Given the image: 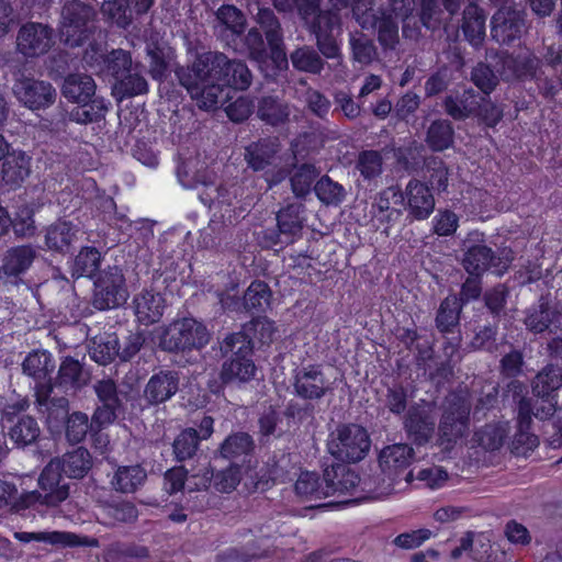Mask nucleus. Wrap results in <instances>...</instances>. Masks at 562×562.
<instances>
[{
    "instance_id": "nucleus-1",
    "label": "nucleus",
    "mask_w": 562,
    "mask_h": 562,
    "mask_svg": "<svg viewBox=\"0 0 562 562\" xmlns=\"http://www.w3.org/2000/svg\"><path fill=\"white\" fill-rule=\"evenodd\" d=\"M175 76L193 99L204 98L206 101L200 108H215L217 94L212 93L214 88H232L247 90L252 82V75L247 64L241 60H231L224 53L204 52L198 54L192 65L178 66Z\"/></svg>"
},
{
    "instance_id": "nucleus-2",
    "label": "nucleus",
    "mask_w": 562,
    "mask_h": 562,
    "mask_svg": "<svg viewBox=\"0 0 562 562\" xmlns=\"http://www.w3.org/2000/svg\"><path fill=\"white\" fill-rule=\"evenodd\" d=\"M297 16L306 31L314 35L322 55L333 59L339 56L340 48L335 31L340 29V15L334 9L323 10L322 0H292Z\"/></svg>"
},
{
    "instance_id": "nucleus-3",
    "label": "nucleus",
    "mask_w": 562,
    "mask_h": 562,
    "mask_svg": "<svg viewBox=\"0 0 562 562\" xmlns=\"http://www.w3.org/2000/svg\"><path fill=\"white\" fill-rule=\"evenodd\" d=\"M97 85L93 78L83 74H69L63 83L61 93L77 105L70 111L71 121L79 124L100 122L108 110L105 101L95 95Z\"/></svg>"
},
{
    "instance_id": "nucleus-4",
    "label": "nucleus",
    "mask_w": 562,
    "mask_h": 562,
    "mask_svg": "<svg viewBox=\"0 0 562 562\" xmlns=\"http://www.w3.org/2000/svg\"><path fill=\"white\" fill-rule=\"evenodd\" d=\"M358 475L346 464L326 467L323 476L304 471L294 484L295 493L307 499H321L336 493H345L357 485Z\"/></svg>"
},
{
    "instance_id": "nucleus-5",
    "label": "nucleus",
    "mask_w": 562,
    "mask_h": 562,
    "mask_svg": "<svg viewBox=\"0 0 562 562\" xmlns=\"http://www.w3.org/2000/svg\"><path fill=\"white\" fill-rule=\"evenodd\" d=\"M470 401L461 394H451L438 423L436 445L447 451L453 449L470 430Z\"/></svg>"
},
{
    "instance_id": "nucleus-6",
    "label": "nucleus",
    "mask_w": 562,
    "mask_h": 562,
    "mask_svg": "<svg viewBox=\"0 0 562 562\" xmlns=\"http://www.w3.org/2000/svg\"><path fill=\"white\" fill-rule=\"evenodd\" d=\"M222 348L225 353H232L222 364L220 376L223 383L248 382L255 378V344L249 342L244 334H229L225 337Z\"/></svg>"
},
{
    "instance_id": "nucleus-7",
    "label": "nucleus",
    "mask_w": 562,
    "mask_h": 562,
    "mask_svg": "<svg viewBox=\"0 0 562 562\" xmlns=\"http://www.w3.org/2000/svg\"><path fill=\"white\" fill-rule=\"evenodd\" d=\"M501 259L496 258L493 248H467L462 261L469 277L462 283L458 299L462 306L477 300L482 294V276L491 268L502 272L507 269V263L501 266Z\"/></svg>"
},
{
    "instance_id": "nucleus-8",
    "label": "nucleus",
    "mask_w": 562,
    "mask_h": 562,
    "mask_svg": "<svg viewBox=\"0 0 562 562\" xmlns=\"http://www.w3.org/2000/svg\"><path fill=\"white\" fill-rule=\"evenodd\" d=\"M95 10L80 0L66 2L61 10L60 37L65 45L82 46L94 31Z\"/></svg>"
},
{
    "instance_id": "nucleus-9",
    "label": "nucleus",
    "mask_w": 562,
    "mask_h": 562,
    "mask_svg": "<svg viewBox=\"0 0 562 562\" xmlns=\"http://www.w3.org/2000/svg\"><path fill=\"white\" fill-rule=\"evenodd\" d=\"M210 334L202 323L191 317L171 323L159 339V347L168 352H186L204 348Z\"/></svg>"
},
{
    "instance_id": "nucleus-10",
    "label": "nucleus",
    "mask_w": 562,
    "mask_h": 562,
    "mask_svg": "<svg viewBox=\"0 0 562 562\" xmlns=\"http://www.w3.org/2000/svg\"><path fill=\"white\" fill-rule=\"evenodd\" d=\"M82 59L97 76L113 80V82L122 78L133 67L130 52L116 48L106 53L105 46L95 41L89 43Z\"/></svg>"
},
{
    "instance_id": "nucleus-11",
    "label": "nucleus",
    "mask_w": 562,
    "mask_h": 562,
    "mask_svg": "<svg viewBox=\"0 0 562 562\" xmlns=\"http://www.w3.org/2000/svg\"><path fill=\"white\" fill-rule=\"evenodd\" d=\"M336 438L328 449L340 464L357 463L364 459L371 447V439L364 427L357 424H344L337 427Z\"/></svg>"
},
{
    "instance_id": "nucleus-12",
    "label": "nucleus",
    "mask_w": 562,
    "mask_h": 562,
    "mask_svg": "<svg viewBox=\"0 0 562 562\" xmlns=\"http://www.w3.org/2000/svg\"><path fill=\"white\" fill-rule=\"evenodd\" d=\"M497 71L506 82H527L537 79L541 59L529 48L502 53L496 64Z\"/></svg>"
},
{
    "instance_id": "nucleus-13",
    "label": "nucleus",
    "mask_w": 562,
    "mask_h": 562,
    "mask_svg": "<svg viewBox=\"0 0 562 562\" xmlns=\"http://www.w3.org/2000/svg\"><path fill=\"white\" fill-rule=\"evenodd\" d=\"M436 409L428 403L412 404L403 416V429L406 438L417 447H424L431 441L436 434Z\"/></svg>"
},
{
    "instance_id": "nucleus-14",
    "label": "nucleus",
    "mask_w": 562,
    "mask_h": 562,
    "mask_svg": "<svg viewBox=\"0 0 562 562\" xmlns=\"http://www.w3.org/2000/svg\"><path fill=\"white\" fill-rule=\"evenodd\" d=\"M128 293L122 270L114 266L102 271L94 281L93 305L100 311L124 304Z\"/></svg>"
},
{
    "instance_id": "nucleus-15",
    "label": "nucleus",
    "mask_w": 562,
    "mask_h": 562,
    "mask_svg": "<svg viewBox=\"0 0 562 562\" xmlns=\"http://www.w3.org/2000/svg\"><path fill=\"white\" fill-rule=\"evenodd\" d=\"M55 45L54 29L41 22H26L18 31L16 50L26 58L47 54Z\"/></svg>"
},
{
    "instance_id": "nucleus-16",
    "label": "nucleus",
    "mask_w": 562,
    "mask_h": 562,
    "mask_svg": "<svg viewBox=\"0 0 562 562\" xmlns=\"http://www.w3.org/2000/svg\"><path fill=\"white\" fill-rule=\"evenodd\" d=\"M195 427H188L179 432L172 443V451L176 461L183 462L192 459L200 449L202 440H207L214 432V418L203 415Z\"/></svg>"
},
{
    "instance_id": "nucleus-17",
    "label": "nucleus",
    "mask_w": 562,
    "mask_h": 562,
    "mask_svg": "<svg viewBox=\"0 0 562 562\" xmlns=\"http://www.w3.org/2000/svg\"><path fill=\"white\" fill-rule=\"evenodd\" d=\"M305 209L302 204H288L277 214L278 233L265 234V239L273 244H285L290 246L299 240L305 222Z\"/></svg>"
},
{
    "instance_id": "nucleus-18",
    "label": "nucleus",
    "mask_w": 562,
    "mask_h": 562,
    "mask_svg": "<svg viewBox=\"0 0 562 562\" xmlns=\"http://www.w3.org/2000/svg\"><path fill=\"white\" fill-rule=\"evenodd\" d=\"M403 211L413 220L423 221L430 216L435 210V198L427 183L411 179L403 190Z\"/></svg>"
},
{
    "instance_id": "nucleus-19",
    "label": "nucleus",
    "mask_w": 562,
    "mask_h": 562,
    "mask_svg": "<svg viewBox=\"0 0 562 562\" xmlns=\"http://www.w3.org/2000/svg\"><path fill=\"white\" fill-rule=\"evenodd\" d=\"M65 476L56 459H52L42 470L38 486L46 506L55 507L69 496V485L65 482Z\"/></svg>"
},
{
    "instance_id": "nucleus-20",
    "label": "nucleus",
    "mask_w": 562,
    "mask_h": 562,
    "mask_svg": "<svg viewBox=\"0 0 562 562\" xmlns=\"http://www.w3.org/2000/svg\"><path fill=\"white\" fill-rule=\"evenodd\" d=\"M257 21L265 33L271 60L278 67L282 64L286 65L288 60L283 44V32L281 23L273 10L270 8H260L257 14Z\"/></svg>"
},
{
    "instance_id": "nucleus-21",
    "label": "nucleus",
    "mask_w": 562,
    "mask_h": 562,
    "mask_svg": "<svg viewBox=\"0 0 562 562\" xmlns=\"http://www.w3.org/2000/svg\"><path fill=\"white\" fill-rule=\"evenodd\" d=\"M295 394L303 400H321L329 390L319 364H307L299 369L293 382Z\"/></svg>"
},
{
    "instance_id": "nucleus-22",
    "label": "nucleus",
    "mask_w": 562,
    "mask_h": 562,
    "mask_svg": "<svg viewBox=\"0 0 562 562\" xmlns=\"http://www.w3.org/2000/svg\"><path fill=\"white\" fill-rule=\"evenodd\" d=\"M19 100L31 110L46 109L55 102L56 91L49 82L25 78L15 86Z\"/></svg>"
},
{
    "instance_id": "nucleus-23",
    "label": "nucleus",
    "mask_w": 562,
    "mask_h": 562,
    "mask_svg": "<svg viewBox=\"0 0 562 562\" xmlns=\"http://www.w3.org/2000/svg\"><path fill=\"white\" fill-rule=\"evenodd\" d=\"M525 20L518 11L498 10L491 21V35L502 45H510L521 37Z\"/></svg>"
},
{
    "instance_id": "nucleus-24",
    "label": "nucleus",
    "mask_w": 562,
    "mask_h": 562,
    "mask_svg": "<svg viewBox=\"0 0 562 562\" xmlns=\"http://www.w3.org/2000/svg\"><path fill=\"white\" fill-rule=\"evenodd\" d=\"M525 325L528 330L541 334L562 331V314L552 308L548 299L541 296L537 304H533L526 314Z\"/></svg>"
},
{
    "instance_id": "nucleus-25",
    "label": "nucleus",
    "mask_w": 562,
    "mask_h": 562,
    "mask_svg": "<svg viewBox=\"0 0 562 562\" xmlns=\"http://www.w3.org/2000/svg\"><path fill=\"white\" fill-rule=\"evenodd\" d=\"M241 470L243 464L236 462H229L226 468L218 471H215L214 468L209 464L203 470L201 483H196V486L198 488L204 490L213 486L221 493H231L241 481Z\"/></svg>"
},
{
    "instance_id": "nucleus-26",
    "label": "nucleus",
    "mask_w": 562,
    "mask_h": 562,
    "mask_svg": "<svg viewBox=\"0 0 562 562\" xmlns=\"http://www.w3.org/2000/svg\"><path fill=\"white\" fill-rule=\"evenodd\" d=\"M179 373L175 370H160L154 373L144 389V397L150 405L170 400L179 389Z\"/></svg>"
},
{
    "instance_id": "nucleus-27",
    "label": "nucleus",
    "mask_w": 562,
    "mask_h": 562,
    "mask_svg": "<svg viewBox=\"0 0 562 562\" xmlns=\"http://www.w3.org/2000/svg\"><path fill=\"white\" fill-rule=\"evenodd\" d=\"M279 151L280 143L277 137H261L246 146L245 160L252 171H266L274 164Z\"/></svg>"
},
{
    "instance_id": "nucleus-28",
    "label": "nucleus",
    "mask_w": 562,
    "mask_h": 562,
    "mask_svg": "<svg viewBox=\"0 0 562 562\" xmlns=\"http://www.w3.org/2000/svg\"><path fill=\"white\" fill-rule=\"evenodd\" d=\"M254 450L255 441L248 432L233 431L225 437L214 451V459L221 458L241 464L251 457Z\"/></svg>"
},
{
    "instance_id": "nucleus-29",
    "label": "nucleus",
    "mask_w": 562,
    "mask_h": 562,
    "mask_svg": "<svg viewBox=\"0 0 562 562\" xmlns=\"http://www.w3.org/2000/svg\"><path fill=\"white\" fill-rule=\"evenodd\" d=\"M415 458V451L408 443H395L383 448L379 454V464L389 476H398Z\"/></svg>"
},
{
    "instance_id": "nucleus-30",
    "label": "nucleus",
    "mask_w": 562,
    "mask_h": 562,
    "mask_svg": "<svg viewBox=\"0 0 562 562\" xmlns=\"http://www.w3.org/2000/svg\"><path fill=\"white\" fill-rule=\"evenodd\" d=\"M403 190L400 186L386 187L375 195L371 213L380 221L391 222L403 213Z\"/></svg>"
},
{
    "instance_id": "nucleus-31",
    "label": "nucleus",
    "mask_w": 562,
    "mask_h": 562,
    "mask_svg": "<svg viewBox=\"0 0 562 562\" xmlns=\"http://www.w3.org/2000/svg\"><path fill=\"white\" fill-rule=\"evenodd\" d=\"M31 173V157L24 151H12L2 164L1 176L10 189L20 188Z\"/></svg>"
},
{
    "instance_id": "nucleus-32",
    "label": "nucleus",
    "mask_w": 562,
    "mask_h": 562,
    "mask_svg": "<svg viewBox=\"0 0 562 562\" xmlns=\"http://www.w3.org/2000/svg\"><path fill=\"white\" fill-rule=\"evenodd\" d=\"M398 18L389 10L379 9L368 22V27L376 31L378 42L384 50L394 49L398 44Z\"/></svg>"
},
{
    "instance_id": "nucleus-33",
    "label": "nucleus",
    "mask_w": 562,
    "mask_h": 562,
    "mask_svg": "<svg viewBox=\"0 0 562 562\" xmlns=\"http://www.w3.org/2000/svg\"><path fill=\"white\" fill-rule=\"evenodd\" d=\"M486 15L484 10L470 2L463 10L461 31L464 38L474 47L482 44L485 37Z\"/></svg>"
},
{
    "instance_id": "nucleus-34",
    "label": "nucleus",
    "mask_w": 562,
    "mask_h": 562,
    "mask_svg": "<svg viewBox=\"0 0 562 562\" xmlns=\"http://www.w3.org/2000/svg\"><path fill=\"white\" fill-rule=\"evenodd\" d=\"M509 431V422L487 423L475 430L473 441L486 451H496L503 447L508 438Z\"/></svg>"
},
{
    "instance_id": "nucleus-35",
    "label": "nucleus",
    "mask_w": 562,
    "mask_h": 562,
    "mask_svg": "<svg viewBox=\"0 0 562 562\" xmlns=\"http://www.w3.org/2000/svg\"><path fill=\"white\" fill-rule=\"evenodd\" d=\"M134 310L140 324L157 323L164 315V299L159 294L146 291L134 297Z\"/></svg>"
},
{
    "instance_id": "nucleus-36",
    "label": "nucleus",
    "mask_w": 562,
    "mask_h": 562,
    "mask_svg": "<svg viewBox=\"0 0 562 562\" xmlns=\"http://www.w3.org/2000/svg\"><path fill=\"white\" fill-rule=\"evenodd\" d=\"M272 292L261 280H254L243 296V306L247 313L265 314L271 307Z\"/></svg>"
},
{
    "instance_id": "nucleus-37",
    "label": "nucleus",
    "mask_w": 562,
    "mask_h": 562,
    "mask_svg": "<svg viewBox=\"0 0 562 562\" xmlns=\"http://www.w3.org/2000/svg\"><path fill=\"white\" fill-rule=\"evenodd\" d=\"M462 303L456 295L445 297L437 311L436 327L442 334H454L459 331L460 314Z\"/></svg>"
},
{
    "instance_id": "nucleus-38",
    "label": "nucleus",
    "mask_w": 562,
    "mask_h": 562,
    "mask_svg": "<svg viewBox=\"0 0 562 562\" xmlns=\"http://www.w3.org/2000/svg\"><path fill=\"white\" fill-rule=\"evenodd\" d=\"M562 387V368L553 364L546 366L532 381V393L536 397H554Z\"/></svg>"
},
{
    "instance_id": "nucleus-39",
    "label": "nucleus",
    "mask_w": 562,
    "mask_h": 562,
    "mask_svg": "<svg viewBox=\"0 0 562 562\" xmlns=\"http://www.w3.org/2000/svg\"><path fill=\"white\" fill-rule=\"evenodd\" d=\"M55 369V360L47 350H34L22 362V371L34 381L52 378Z\"/></svg>"
},
{
    "instance_id": "nucleus-40",
    "label": "nucleus",
    "mask_w": 562,
    "mask_h": 562,
    "mask_svg": "<svg viewBox=\"0 0 562 562\" xmlns=\"http://www.w3.org/2000/svg\"><path fill=\"white\" fill-rule=\"evenodd\" d=\"M278 333L276 322L267 316L252 317L251 321L243 326V330L237 334H244L249 342L257 340L260 347L270 346Z\"/></svg>"
},
{
    "instance_id": "nucleus-41",
    "label": "nucleus",
    "mask_w": 562,
    "mask_h": 562,
    "mask_svg": "<svg viewBox=\"0 0 562 562\" xmlns=\"http://www.w3.org/2000/svg\"><path fill=\"white\" fill-rule=\"evenodd\" d=\"M103 524L113 526L117 522H132L137 519L138 510L134 503L121 498H112L100 505Z\"/></svg>"
},
{
    "instance_id": "nucleus-42",
    "label": "nucleus",
    "mask_w": 562,
    "mask_h": 562,
    "mask_svg": "<svg viewBox=\"0 0 562 562\" xmlns=\"http://www.w3.org/2000/svg\"><path fill=\"white\" fill-rule=\"evenodd\" d=\"M66 477L82 479L92 467L90 452L82 447L68 451L61 458H55Z\"/></svg>"
},
{
    "instance_id": "nucleus-43",
    "label": "nucleus",
    "mask_w": 562,
    "mask_h": 562,
    "mask_svg": "<svg viewBox=\"0 0 562 562\" xmlns=\"http://www.w3.org/2000/svg\"><path fill=\"white\" fill-rule=\"evenodd\" d=\"M426 144L431 151L441 153L453 145L454 128L450 121L438 119L426 131Z\"/></svg>"
},
{
    "instance_id": "nucleus-44",
    "label": "nucleus",
    "mask_w": 562,
    "mask_h": 562,
    "mask_svg": "<svg viewBox=\"0 0 562 562\" xmlns=\"http://www.w3.org/2000/svg\"><path fill=\"white\" fill-rule=\"evenodd\" d=\"M8 435L16 447L24 448L36 442L41 435L37 420L30 416H19L16 420L11 422Z\"/></svg>"
},
{
    "instance_id": "nucleus-45",
    "label": "nucleus",
    "mask_w": 562,
    "mask_h": 562,
    "mask_svg": "<svg viewBox=\"0 0 562 562\" xmlns=\"http://www.w3.org/2000/svg\"><path fill=\"white\" fill-rule=\"evenodd\" d=\"M257 115L266 124L279 126L288 122L290 110L277 97L265 95L258 101Z\"/></svg>"
},
{
    "instance_id": "nucleus-46",
    "label": "nucleus",
    "mask_w": 562,
    "mask_h": 562,
    "mask_svg": "<svg viewBox=\"0 0 562 562\" xmlns=\"http://www.w3.org/2000/svg\"><path fill=\"white\" fill-rule=\"evenodd\" d=\"M319 170L314 164L304 162L297 166L291 178V189L296 198H306L314 188Z\"/></svg>"
},
{
    "instance_id": "nucleus-47",
    "label": "nucleus",
    "mask_w": 562,
    "mask_h": 562,
    "mask_svg": "<svg viewBox=\"0 0 562 562\" xmlns=\"http://www.w3.org/2000/svg\"><path fill=\"white\" fill-rule=\"evenodd\" d=\"M277 481V467L265 463L249 471L246 475L244 487L249 494L265 493L271 490Z\"/></svg>"
},
{
    "instance_id": "nucleus-48",
    "label": "nucleus",
    "mask_w": 562,
    "mask_h": 562,
    "mask_svg": "<svg viewBox=\"0 0 562 562\" xmlns=\"http://www.w3.org/2000/svg\"><path fill=\"white\" fill-rule=\"evenodd\" d=\"M34 248H9L1 267L4 276L19 277L24 273L35 258Z\"/></svg>"
},
{
    "instance_id": "nucleus-49",
    "label": "nucleus",
    "mask_w": 562,
    "mask_h": 562,
    "mask_svg": "<svg viewBox=\"0 0 562 562\" xmlns=\"http://www.w3.org/2000/svg\"><path fill=\"white\" fill-rule=\"evenodd\" d=\"M102 252L99 248H80L71 268L74 278H92L100 269Z\"/></svg>"
},
{
    "instance_id": "nucleus-50",
    "label": "nucleus",
    "mask_w": 562,
    "mask_h": 562,
    "mask_svg": "<svg viewBox=\"0 0 562 562\" xmlns=\"http://www.w3.org/2000/svg\"><path fill=\"white\" fill-rule=\"evenodd\" d=\"M147 474L140 465L120 467L112 480V485L122 493H133L146 480Z\"/></svg>"
},
{
    "instance_id": "nucleus-51",
    "label": "nucleus",
    "mask_w": 562,
    "mask_h": 562,
    "mask_svg": "<svg viewBox=\"0 0 562 562\" xmlns=\"http://www.w3.org/2000/svg\"><path fill=\"white\" fill-rule=\"evenodd\" d=\"M313 191L317 199L326 205H339L346 198L345 188L329 176L321 177L314 184Z\"/></svg>"
},
{
    "instance_id": "nucleus-52",
    "label": "nucleus",
    "mask_w": 562,
    "mask_h": 562,
    "mask_svg": "<svg viewBox=\"0 0 562 562\" xmlns=\"http://www.w3.org/2000/svg\"><path fill=\"white\" fill-rule=\"evenodd\" d=\"M383 158L380 151L366 149L359 153L356 161V170L363 180L371 182L378 179L383 171Z\"/></svg>"
},
{
    "instance_id": "nucleus-53",
    "label": "nucleus",
    "mask_w": 562,
    "mask_h": 562,
    "mask_svg": "<svg viewBox=\"0 0 562 562\" xmlns=\"http://www.w3.org/2000/svg\"><path fill=\"white\" fill-rule=\"evenodd\" d=\"M0 488L2 490L3 493L8 494V497H3L5 504L12 505V508L16 513L29 509L31 507H35L37 505H45V503L43 502L44 496L38 491L27 492L20 495L19 497H15V495L18 494V490L14 486V484L3 482L0 485Z\"/></svg>"
},
{
    "instance_id": "nucleus-54",
    "label": "nucleus",
    "mask_w": 562,
    "mask_h": 562,
    "mask_svg": "<svg viewBox=\"0 0 562 562\" xmlns=\"http://www.w3.org/2000/svg\"><path fill=\"white\" fill-rule=\"evenodd\" d=\"M69 402L66 397H54L42 411H37L49 429H58L68 418Z\"/></svg>"
},
{
    "instance_id": "nucleus-55",
    "label": "nucleus",
    "mask_w": 562,
    "mask_h": 562,
    "mask_svg": "<svg viewBox=\"0 0 562 562\" xmlns=\"http://www.w3.org/2000/svg\"><path fill=\"white\" fill-rule=\"evenodd\" d=\"M77 232L71 222L58 220L46 228L45 246H70Z\"/></svg>"
},
{
    "instance_id": "nucleus-56",
    "label": "nucleus",
    "mask_w": 562,
    "mask_h": 562,
    "mask_svg": "<svg viewBox=\"0 0 562 562\" xmlns=\"http://www.w3.org/2000/svg\"><path fill=\"white\" fill-rule=\"evenodd\" d=\"M113 87L121 94V98H132L148 91L146 79L142 75L133 72V67L122 78L113 82Z\"/></svg>"
},
{
    "instance_id": "nucleus-57",
    "label": "nucleus",
    "mask_w": 562,
    "mask_h": 562,
    "mask_svg": "<svg viewBox=\"0 0 562 562\" xmlns=\"http://www.w3.org/2000/svg\"><path fill=\"white\" fill-rule=\"evenodd\" d=\"M291 61L295 69L315 75L319 74L324 68V60L319 54L310 47L299 48L293 52Z\"/></svg>"
},
{
    "instance_id": "nucleus-58",
    "label": "nucleus",
    "mask_w": 562,
    "mask_h": 562,
    "mask_svg": "<svg viewBox=\"0 0 562 562\" xmlns=\"http://www.w3.org/2000/svg\"><path fill=\"white\" fill-rule=\"evenodd\" d=\"M408 390L402 382H394L386 389L384 404L395 416H404L408 409Z\"/></svg>"
},
{
    "instance_id": "nucleus-59",
    "label": "nucleus",
    "mask_w": 562,
    "mask_h": 562,
    "mask_svg": "<svg viewBox=\"0 0 562 562\" xmlns=\"http://www.w3.org/2000/svg\"><path fill=\"white\" fill-rule=\"evenodd\" d=\"M449 168L440 158H431L426 162L425 177L430 186V189L438 192L447 191L449 184Z\"/></svg>"
},
{
    "instance_id": "nucleus-60",
    "label": "nucleus",
    "mask_w": 562,
    "mask_h": 562,
    "mask_svg": "<svg viewBox=\"0 0 562 562\" xmlns=\"http://www.w3.org/2000/svg\"><path fill=\"white\" fill-rule=\"evenodd\" d=\"M65 427L67 440L71 443H79L86 438L88 430L95 427V424H92V420L89 422L85 413L75 412L66 419Z\"/></svg>"
},
{
    "instance_id": "nucleus-61",
    "label": "nucleus",
    "mask_w": 562,
    "mask_h": 562,
    "mask_svg": "<svg viewBox=\"0 0 562 562\" xmlns=\"http://www.w3.org/2000/svg\"><path fill=\"white\" fill-rule=\"evenodd\" d=\"M217 20L233 34L241 35L246 29V19L241 10L233 4H223L216 11Z\"/></svg>"
},
{
    "instance_id": "nucleus-62",
    "label": "nucleus",
    "mask_w": 562,
    "mask_h": 562,
    "mask_svg": "<svg viewBox=\"0 0 562 562\" xmlns=\"http://www.w3.org/2000/svg\"><path fill=\"white\" fill-rule=\"evenodd\" d=\"M50 544L64 548H97L99 547V540L86 535L56 530L52 531Z\"/></svg>"
},
{
    "instance_id": "nucleus-63",
    "label": "nucleus",
    "mask_w": 562,
    "mask_h": 562,
    "mask_svg": "<svg viewBox=\"0 0 562 562\" xmlns=\"http://www.w3.org/2000/svg\"><path fill=\"white\" fill-rule=\"evenodd\" d=\"M94 347L90 352L93 361L101 366H106L119 358V338L116 336L108 337L105 340L94 341Z\"/></svg>"
},
{
    "instance_id": "nucleus-64",
    "label": "nucleus",
    "mask_w": 562,
    "mask_h": 562,
    "mask_svg": "<svg viewBox=\"0 0 562 562\" xmlns=\"http://www.w3.org/2000/svg\"><path fill=\"white\" fill-rule=\"evenodd\" d=\"M148 557V548L135 543L116 544L108 551L110 562H130L131 559H147Z\"/></svg>"
}]
</instances>
